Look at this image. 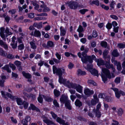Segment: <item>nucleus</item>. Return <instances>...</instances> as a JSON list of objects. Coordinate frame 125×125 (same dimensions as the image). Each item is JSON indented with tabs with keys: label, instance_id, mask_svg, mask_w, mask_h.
Listing matches in <instances>:
<instances>
[{
	"label": "nucleus",
	"instance_id": "1",
	"mask_svg": "<svg viewBox=\"0 0 125 125\" xmlns=\"http://www.w3.org/2000/svg\"><path fill=\"white\" fill-rule=\"evenodd\" d=\"M102 72L103 74H101V77L102 80L104 81H105L107 80V78L110 79L112 78H114L115 77L114 73H111L112 76H111L110 71L108 69L103 68L102 69Z\"/></svg>",
	"mask_w": 125,
	"mask_h": 125
},
{
	"label": "nucleus",
	"instance_id": "2",
	"mask_svg": "<svg viewBox=\"0 0 125 125\" xmlns=\"http://www.w3.org/2000/svg\"><path fill=\"white\" fill-rule=\"evenodd\" d=\"M84 53L83 52V53ZM78 56L80 58L83 63L86 64L88 61L90 63H91L93 62V61L91 58V56H87L86 54L83 53L82 54H82L80 52H78L77 54Z\"/></svg>",
	"mask_w": 125,
	"mask_h": 125
},
{
	"label": "nucleus",
	"instance_id": "3",
	"mask_svg": "<svg viewBox=\"0 0 125 125\" xmlns=\"http://www.w3.org/2000/svg\"><path fill=\"white\" fill-rule=\"evenodd\" d=\"M50 113L54 119H55L56 118V121L58 122L62 125H69V124L68 122L65 123L64 120L61 118L59 117H57V115L53 112H51Z\"/></svg>",
	"mask_w": 125,
	"mask_h": 125
},
{
	"label": "nucleus",
	"instance_id": "4",
	"mask_svg": "<svg viewBox=\"0 0 125 125\" xmlns=\"http://www.w3.org/2000/svg\"><path fill=\"white\" fill-rule=\"evenodd\" d=\"M53 70L54 74L56 73L59 76H62V73H64L65 72V70L62 68H58L55 65L53 66Z\"/></svg>",
	"mask_w": 125,
	"mask_h": 125
},
{
	"label": "nucleus",
	"instance_id": "5",
	"mask_svg": "<svg viewBox=\"0 0 125 125\" xmlns=\"http://www.w3.org/2000/svg\"><path fill=\"white\" fill-rule=\"evenodd\" d=\"M68 5L71 9H76L77 8L80 7V5L77 2L72 1L68 3Z\"/></svg>",
	"mask_w": 125,
	"mask_h": 125
},
{
	"label": "nucleus",
	"instance_id": "6",
	"mask_svg": "<svg viewBox=\"0 0 125 125\" xmlns=\"http://www.w3.org/2000/svg\"><path fill=\"white\" fill-rule=\"evenodd\" d=\"M107 69H111L113 73H114L115 69L114 67V65L113 64H111L110 61H106L104 65Z\"/></svg>",
	"mask_w": 125,
	"mask_h": 125
},
{
	"label": "nucleus",
	"instance_id": "7",
	"mask_svg": "<svg viewBox=\"0 0 125 125\" xmlns=\"http://www.w3.org/2000/svg\"><path fill=\"white\" fill-rule=\"evenodd\" d=\"M111 88L115 92L116 97L118 99L121 96V94L120 91H119L118 89L115 87H112Z\"/></svg>",
	"mask_w": 125,
	"mask_h": 125
},
{
	"label": "nucleus",
	"instance_id": "8",
	"mask_svg": "<svg viewBox=\"0 0 125 125\" xmlns=\"http://www.w3.org/2000/svg\"><path fill=\"white\" fill-rule=\"evenodd\" d=\"M94 99L91 100V102L92 104L93 105H95L98 102L99 100L97 97V95L95 94L93 95Z\"/></svg>",
	"mask_w": 125,
	"mask_h": 125
},
{
	"label": "nucleus",
	"instance_id": "9",
	"mask_svg": "<svg viewBox=\"0 0 125 125\" xmlns=\"http://www.w3.org/2000/svg\"><path fill=\"white\" fill-rule=\"evenodd\" d=\"M31 120V117L28 115L26 116L25 118L23 119L21 121L22 123L27 124L28 122H30Z\"/></svg>",
	"mask_w": 125,
	"mask_h": 125
},
{
	"label": "nucleus",
	"instance_id": "10",
	"mask_svg": "<svg viewBox=\"0 0 125 125\" xmlns=\"http://www.w3.org/2000/svg\"><path fill=\"white\" fill-rule=\"evenodd\" d=\"M84 93L86 95L89 96L94 94V92L93 90H90L88 88H86L84 90Z\"/></svg>",
	"mask_w": 125,
	"mask_h": 125
},
{
	"label": "nucleus",
	"instance_id": "11",
	"mask_svg": "<svg viewBox=\"0 0 125 125\" xmlns=\"http://www.w3.org/2000/svg\"><path fill=\"white\" fill-rule=\"evenodd\" d=\"M67 96L64 95H62L61 97L60 101L62 103H64L68 101Z\"/></svg>",
	"mask_w": 125,
	"mask_h": 125
},
{
	"label": "nucleus",
	"instance_id": "12",
	"mask_svg": "<svg viewBox=\"0 0 125 125\" xmlns=\"http://www.w3.org/2000/svg\"><path fill=\"white\" fill-rule=\"evenodd\" d=\"M54 62L56 64H58L60 63V61L56 59L53 58L52 60H49V63L52 65H53L54 64Z\"/></svg>",
	"mask_w": 125,
	"mask_h": 125
},
{
	"label": "nucleus",
	"instance_id": "13",
	"mask_svg": "<svg viewBox=\"0 0 125 125\" xmlns=\"http://www.w3.org/2000/svg\"><path fill=\"white\" fill-rule=\"evenodd\" d=\"M96 62H97L98 65L99 66L104 65L105 63L104 61L101 58L97 59L96 60Z\"/></svg>",
	"mask_w": 125,
	"mask_h": 125
},
{
	"label": "nucleus",
	"instance_id": "14",
	"mask_svg": "<svg viewBox=\"0 0 125 125\" xmlns=\"http://www.w3.org/2000/svg\"><path fill=\"white\" fill-rule=\"evenodd\" d=\"M31 48L35 50L37 48V46L35 42L33 40L30 42Z\"/></svg>",
	"mask_w": 125,
	"mask_h": 125
},
{
	"label": "nucleus",
	"instance_id": "15",
	"mask_svg": "<svg viewBox=\"0 0 125 125\" xmlns=\"http://www.w3.org/2000/svg\"><path fill=\"white\" fill-rule=\"evenodd\" d=\"M60 35L64 36L65 35L66 32V29L63 28L62 26H61L60 28Z\"/></svg>",
	"mask_w": 125,
	"mask_h": 125
},
{
	"label": "nucleus",
	"instance_id": "16",
	"mask_svg": "<svg viewBox=\"0 0 125 125\" xmlns=\"http://www.w3.org/2000/svg\"><path fill=\"white\" fill-rule=\"evenodd\" d=\"M29 109L30 110L31 109L32 110H35L37 112L40 111L39 109L32 104H30V106L29 107Z\"/></svg>",
	"mask_w": 125,
	"mask_h": 125
},
{
	"label": "nucleus",
	"instance_id": "17",
	"mask_svg": "<svg viewBox=\"0 0 125 125\" xmlns=\"http://www.w3.org/2000/svg\"><path fill=\"white\" fill-rule=\"evenodd\" d=\"M10 66L9 64L5 65L4 66L2 67V68L4 70L7 71V72L9 73L11 72V70L9 68Z\"/></svg>",
	"mask_w": 125,
	"mask_h": 125
},
{
	"label": "nucleus",
	"instance_id": "18",
	"mask_svg": "<svg viewBox=\"0 0 125 125\" xmlns=\"http://www.w3.org/2000/svg\"><path fill=\"white\" fill-rule=\"evenodd\" d=\"M32 34H31L32 35L36 37H39L41 35L40 32L39 31L36 30H35L34 33L32 32Z\"/></svg>",
	"mask_w": 125,
	"mask_h": 125
},
{
	"label": "nucleus",
	"instance_id": "19",
	"mask_svg": "<svg viewBox=\"0 0 125 125\" xmlns=\"http://www.w3.org/2000/svg\"><path fill=\"white\" fill-rule=\"evenodd\" d=\"M78 84L76 83H71L69 84L67 86L69 88H72L74 89H75Z\"/></svg>",
	"mask_w": 125,
	"mask_h": 125
},
{
	"label": "nucleus",
	"instance_id": "20",
	"mask_svg": "<svg viewBox=\"0 0 125 125\" xmlns=\"http://www.w3.org/2000/svg\"><path fill=\"white\" fill-rule=\"evenodd\" d=\"M43 121L45 123L47 124H52L55 125V124L54 122H52V121L48 119V118L47 117L46 118L43 120Z\"/></svg>",
	"mask_w": 125,
	"mask_h": 125
},
{
	"label": "nucleus",
	"instance_id": "21",
	"mask_svg": "<svg viewBox=\"0 0 125 125\" xmlns=\"http://www.w3.org/2000/svg\"><path fill=\"white\" fill-rule=\"evenodd\" d=\"M43 121L45 123L47 124H52L55 125V124L54 122H52V121L48 119V118L47 117L46 118L43 120Z\"/></svg>",
	"mask_w": 125,
	"mask_h": 125
},
{
	"label": "nucleus",
	"instance_id": "22",
	"mask_svg": "<svg viewBox=\"0 0 125 125\" xmlns=\"http://www.w3.org/2000/svg\"><path fill=\"white\" fill-rule=\"evenodd\" d=\"M93 111L95 114L97 118H100L101 116V112L99 111H96V109L94 108L93 110Z\"/></svg>",
	"mask_w": 125,
	"mask_h": 125
},
{
	"label": "nucleus",
	"instance_id": "23",
	"mask_svg": "<svg viewBox=\"0 0 125 125\" xmlns=\"http://www.w3.org/2000/svg\"><path fill=\"white\" fill-rule=\"evenodd\" d=\"M90 73L93 75L94 76H96L98 77L99 75L98 73V71L95 69H91L90 71Z\"/></svg>",
	"mask_w": 125,
	"mask_h": 125
},
{
	"label": "nucleus",
	"instance_id": "24",
	"mask_svg": "<svg viewBox=\"0 0 125 125\" xmlns=\"http://www.w3.org/2000/svg\"><path fill=\"white\" fill-rule=\"evenodd\" d=\"M17 42H15V41H13L10 44V45L12 48L14 49H16L17 47Z\"/></svg>",
	"mask_w": 125,
	"mask_h": 125
},
{
	"label": "nucleus",
	"instance_id": "25",
	"mask_svg": "<svg viewBox=\"0 0 125 125\" xmlns=\"http://www.w3.org/2000/svg\"><path fill=\"white\" fill-rule=\"evenodd\" d=\"M22 73L23 76L26 78L30 79L32 77L31 74L29 73H26L24 71Z\"/></svg>",
	"mask_w": 125,
	"mask_h": 125
},
{
	"label": "nucleus",
	"instance_id": "26",
	"mask_svg": "<svg viewBox=\"0 0 125 125\" xmlns=\"http://www.w3.org/2000/svg\"><path fill=\"white\" fill-rule=\"evenodd\" d=\"M112 55L115 57H117L119 56V53L118 52L117 50H114L112 53Z\"/></svg>",
	"mask_w": 125,
	"mask_h": 125
},
{
	"label": "nucleus",
	"instance_id": "27",
	"mask_svg": "<svg viewBox=\"0 0 125 125\" xmlns=\"http://www.w3.org/2000/svg\"><path fill=\"white\" fill-rule=\"evenodd\" d=\"M83 87L81 86L79 84H78V85L75 89L76 91L79 93H82V92Z\"/></svg>",
	"mask_w": 125,
	"mask_h": 125
},
{
	"label": "nucleus",
	"instance_id": "28",
	"mask_svg": "<svg viewBox=\"0 0 125 125\" xmlns=\"http://www.w3.org/2000/svg\"><path fill=\"white\" fill-rule=\"evenodd\" d=\"M75 105L79 107H80L82 105V103L79 100L76 99L75 102Z\"/></svg>",
	"mask_w": 125,
	"mask_h": 125
},
{
	"label": "nucleus",
	"instance_id": "29",
	"mask_svg": "<svg viewBox=\"0 0 125 125\" xmlns=\"http://www.w3.org/2000/svg\"><path fill=\"white\" fill-rule=\"evenodd\" d=\"M16 102L17 104L19 105H21L23 104V102L21 98H16Z\"/></svg>",
	"mask_w": 125,
	"mask_h": 125
},
{
	"label": "nucleus",
	"instance_id": "30",
	"mask_svg": "<svg viewBox=\"0 0 125 125\" xmlns=\"http://www.w3.org/2000/svg\"><path fill=\"white\" fill-rule=\"evenodd\" d=\"M117 110L118 115L119 116H121L124 113V110L121 108H119L117 109Z\"/></svg>",
	"mask_w": 125,
	"mask_h": 125
},
{
	"label": "nucleus",
	"instance_id": "31",
	"mask_svg": "<svg viewBox=\"0 0 125 125\" xmlns=\"http://www.w3.org/2000/svg\"><path fill=\"white\" fill-rule=\"evenodd\" d=\"M0 36L2 38H4L5 37V36L4 34L5 28L3 27H1L0 28Z\"/></svg>",
	"mask_w": 125,
	"mask_h": 125
},
{
	"label": "nucleus",
	"instance_id": "32",
	"mask_svg": "<svg viewBox=\"0 0 125 125\" xmlns=\"http://www.w3.org/2000/svg\"><path fill=\"white\" fill-rule=\"evenodd\" d=\"M47 48H52L54 47L53 42L52 41H49L47 42Z\"/></svg>",
	"mask_w": 125,
	"mask_h": 125
},
{
	"label": "nucleus",
	"instance_id": "33",
	"mask_svg": "<svg viewBox=\"0 0 125 125\" xmlns=\"http://www.w3.org/2000/svg\"><path fill=\"white\" fill-rule=\"evenodd\" d=\"M5 57L7 58L11 59H13L14 58V56L12 54L10 53L7 54V53H6V56H5Z\"/></svg>",
	"mask_w": 125,
	"mask_h": 125
},
{
	"label": "nucleus",
	"instance_id": "34",
	"mask_svg": "<svg viewBox=\"0 0 125 125\" xmlns=\"http://www.w3.org/2000/svg\"><path fill=\"white\" fill-rule=\"evenodd\" d=\"M33 26L35 27H37L38 29H41L42 27V23H38L36 22L34 23L33 24Z\"/></svg>",
	"mask_w": 125,
	"mask_h": 125
},
{
	"label": "nucleus",
	"instance_id": "35",
	"mask_svg": "<svg viewBox=\"0 0 125 125\" xmlns=\"http://www.w3.org/2000/svg\"><path fill=\"white\" fill-rule=\"evenodd\" d=\"M44 98L45 100L48 102H51L53 101V99L50 97L48 96H46L44 95H43Z\"/></svg>",
	"mask_w": 125,
	"mask_h": 125
},
{
	"label": "nucleus",
	"instance_id": "36",
	"mask_svg": "<svg viewBox=\"0 0 125 125\" xmlns=\"http://www.w3.org/2000/svg\"><path fill=\"white\" fill-rule=\"evenodd\" d=\"M6 53L2 48H0V55L5 57L6 56Z\"/></svg>",
	"mask_w": 125,
	"mask_h": 125
},
{
	"label": "nucleus",
	"instance_id": "37",
	"mask_svg": "<svg viewBox=\"0 0 125 125\" xmlns=\"http://www.w3.org/2000/svg\"><path fill=\"white\" fill-rule=\"evenodd\" d=\"M6 95L8 97L10 98L12 100H14L16 99V96H13L11 94L8 93H6Z\"/></svg>",
	"mask_w": 125,
	"mask_h": 125
},
{
	"label": "nucleus",
	"instance_id": "38",
	"mask_svg": "<svg viewBox=\"0 0 125 125\" xmlns=\"http://www.w3.org/2000/svg\"><path fill=\"white\" fill-rule=\"evenodd\" d=\"M53 92L54 95L56 97H58L60 95V91L57 89H55L54 90Z\"/></svg>",
	"mask_w": 125,
	"mask_h": 125
},
{
	"label": "nucleus",
	"instance_id": "39",
	"mask_svg": "<svg viewBox=\"0 0 125 125\" xmlns=\"http://www.w3.org/2000/svg\"><path fill=\"white\" fill-rule=\"evenodd\" d=\"M65 105L69 110H71V108L70 105V101L68 100L65 103Z\"/></svg>",
	"mask_w": 125,
	"mask_h": 125
},
{
	"label": "nucleus",
	"instance_id": "40",
	"mask_svg": "<svg viewBox=\"0 0 125 125\" xmlns=\"http://www.w3.org/2000/svg\"><path fill=\"white\" fill-rule=\"evenodd\" d=\"M78 72V74H80V75H84L86 74V73L85 71H82L80 69H79Z\"/></svg>",
	"mask_w": 125,
	"mask_h": 125
},
{
	"label": "nucleus",
	"instance_id": "41",
	"mask_svg": "<svg viewBox=\"0 0 125 125\" xmlns=\"http://www.w3.org/2000/svg\"><path fill=\"white\" fill-rule=\"evenodd\" d=\"M101 46L103 47L106 48L107 46V43L105 41H103L101 43Z\"/></svg>",
	"mask_w": 125,
	"mask_h": 125
},
{
	"label": "nucleus",
	"instance_id": "42",
	"mask_svg": "<svg viewBox=\"0 0 125 125\" xmlns=\"http://www.w3.org/2000/svg\"><path fill=\"white\" fill-rule=\"evenodd\" d=\"M5 31L6 33V37L8 36L11 35L12 34V33L9 31V29L7 28H6Z\"/></svg>",
	"mask_w": 125,
	"mask_h": 125
},
{
	"label": "nucleus",
	"instance_id": "43",
	"mask_svg": "<svg viewBox=\"0 0 125 125\" xmlns=\"http://www.w3.org/2000/svg\"><path fill=\"white\" fill-rule=\"evenodd\" d=\"M18 49L19 50H22L24 48V46L23 44H19L18 46Z\"/></svg>",
	"mask_w": 125,
	"mask_h": 125
},
{
	"label": "nucleus",
	"instance_id": "44",
	"mask_svg": "<svg viewBox=\"0 0 125 125\" xmlns=\"http://www.w3.org/2000/svg\"><path fill=\"white\" fill-rule=\"evenodd\" d=\"M117 46L120 48H123L125 47V42L124 43H122L118 44Z\"/></svg>",
	"mask_w": 125,
	"mask_h": 125
},
{
	"label": "nucleus",
	"instance_id": "45",
	"mask_svg": "<svg viewBox=\"0 0 125 125\" xmlns=\"http://www.w3.org/2000/svg\"><path fill=\"white\" fill-rule=\"evenodd\" d=\"M92 4H95L97 6H98L99 4V2L98 0L93 1L92 2Z\"/></svg>",
	"mask_w": 125,
	"mask_h": 125
},
{
	"label": "nucleus",
	"instance_id": "46",
	"mask_svg": "<svg viewBox=\"0 0 125 125\" xmlns=\"http://www.w3.org/2000/svg\"><path fill=\"white\" fill-rule=\"evenodd\" d=\"M23 104L24 105V107L25 109L27 108L29 105V103L25 101H24L23 103Z\"/></svg>",
	"mask_w": 125,
	"mask_h": 125
},
{
	"label": "nucleus",
	"instance_id": "47",
	"mask_svg": "<svg viewBox=\"0 0 125 125\" xmlns=\"http://www.w3.org/2000/svg\"><path fill=\"white\" fill-rule=\"evenodd\" d=\"M59 82L60 83H63L64 82V80L63 79L62 76H59Z\"/></svg>",
	"mask_w": 125,
	"mask_h": 125
},
{
	"label": "nucleus",
	"instance_id": "48",
	"mask_svg": "<svg viewBox=\"0 0 125 125\" xmlns=\"http://www.w3.org/2000/svg\"><path fill=\"white\" fill-rule=\"evenodd\" d=\"M14 63L17 67L21 66V63L20 62L18 61H15Z\"/></svg>",
	"mask_w": 125,
	"mask_h": 125
},
{
	"label": "nucleus",
	"instance_id": "49",
	"mask_svg": "<svg viewBox=\"0 0 125 125\" xmlns=\"http://www.w3.org/2000/svg\"><path fill=\"white\" fill-rule=\"evenodd\" d=\"M112 62L113 63L114 65H117V64H118V63L120 62H117L116 60H115V59L112 58L111 60Z\"/></svg>",
	"mask_w": 125,
	"mask_h": 125
},
{
	"label": "nucleus",
	"instance_id": "50",
	"mask_svg": "<svg viewBox=\"0 0 125 125\" xmlns=\"http://www.w3.org/2000/svg\"><path fill=\"white\" fill-rule=\"evenodd\" d=\"M105 99L106 101L107 102H111L112 101L111 98L109 96H107L106 97L105 96Z\"/></svg>",
	"mask_w": 125,
	"mask_h": 125
},
{
	"label": "nucleus",
	"instance_id": "51",
	"mask_svg": "<svg viewBox=\"0 0 125 125\" xmlns=\"http://www.w3.org/2000/svg\"><path fill=\"white\" fill-rule=\"evenodd\" d=\"M9 65L10 67L12 68L13 71L15 70L16 67L13 64L10 63H9Z\"/></svg>",
	"mask_w": 125,
	"mask_h": 125
},
{
	"label": "nucleus",
	"instance_id": "52",
	"mask_svg": "<svg viewBox=\"0 0 125 125\" xmlns=\"http://www.w3.org/2000/svg\"><path fill=\"white\" fill-rule=\"evenodd\" d=\"M88 83H89L92 84L94 85H96V83L92 80H88Z\"/></svg>",
	"mask_w": 125,
	"mask_h": 125
},
{
	"label": "nucleus",
	"instance_id": "53",
	"mask_svg": "<svg viewBox=\"0 0 125 125\" xmlns=\"http://www.w3.org/2000/svg\"><path fill=\"white\" fill-rule=\"evenodd\" d=\"M98 34L97 32L95 30L93 31L92 33V36L93 37L95 38L97 36Z\"/></svg>",
	"mask_w": 125,
	"mask_h": 125
},
{
	"label": "nucleus",
	"instance_id": "54",
	"mask_svg": "<svg viewBox=\"0 0 125 125\" xmlns=\"http://www.w3.org/2000/svg\"><path fill=\"white\" fill-rule=\"evenodd\" d=\"M106 96L104 94L100 93V94L98 95V97L101 98H105Z\"/></svg>",
	"mask_w": 125,
	"mask_h": 125
},
{
	"label": "nucleus",
	"instance_id": "55",
	"mask_svg": "<svg viewBox=\"0 0 125 125\" xmlns=\"http://www.w3.org/2000/svg\"><path fill=\"white\" fill-rule=\"evenodd\" d=\"M88 10L87 9H83L80 10L79 12L82 14H84L85 12L88 11Z\"/></svg>",
	"mask_w": 125,
	"mask_h": 125
},
{
	"label": "nucleus",
	"instance_id": "56",
	"mask_svg": "<svg viewBox=\"0 0 125 125\" xmlns=\"http://www.w3.org/2000/svg\"><path fill=\"white\" fill-rule=\"evenodd\" d=\"M37 16H47V14L45 13H42L39 14H37Z\"/></svg>",
	"mask_w": 125,
	"mask_h": 125
},
{
	"label": "nucleus",
	"instance_id": "57",
	"mask_svg": "<svg viewBox=\"0 0 125 125\" xmlns=\"http://www.w3.org/2000/svg\"><path fill=\"white\" fill-rule=\"evenodd\" d=\"M83 28L81 25H80L77 29V31L79 33H81L83 31Z\"/></svg>",
	"mask_w": 125,
	"mask_h": 125
},
{
	"label": "nucleus",
	"instance_id": "58",
	"mask_svg": "<svg viewBox=\"0 0 125 125\" xmlns=\"http://www.w3.org/2000/svg\"><path fill=\"white\" fill-rule=\"evenodd\" d=\"M120 78L119 77L116 78L115 80V82L116 83L118 84L120 83Z\"/></svg>",
	"mask_w": 125,
	"mask_h": 125
},
{
	"label": "nucleus",
	"instance_id": "59",
	"mask_svg": "<svg viewBox=\"0 0 125 125\" xmlns=\"http://www.w3.org/2000/svg\"><path fill=\"white\" fill-rule=\"evenodd\" d=\"M117 68L119 71H120L122 69V67L120 62L118 63V64H117Z\"/></svg>",
	"mask_w": 125,
	"mask_h": 125
},
{
	"label": "nucleus",
	"instance_id": "60",
	"mask_svg": "<svg viewBox=\"0 0 125 125\" xmlns=\"http://www.w3.org/2000/svg\"><path fill=\"white\" fill-rule=\"evenodd\" d=\"M16 12V10L15 9H12L11 10H9L8 11V12L9 13H10L11 14H14Z\"/></svg>",
	"mask_w": 125,
	"mask_h": 125
},
{
	"label": "nucleus",
	"instance_id": "61",
	"mask_svg": "<svg viewBox=\"0 0 125 125\" xmlns=\"http://www.w3.org/2000/svg\"><path fill=\"white\" fill-rule=\"evenodd\" d=\"M50 10V9L49 8L47 7V6L46 5L45 8L43 9V12H47L49 11Z\"/></svg>",
	"mask_w": 125,
	"mask_h": 125
},
{
	"label": "nucleus",
	"instance_id": "62",
	"mask_svg": "<svg viewBox=\"0 0 125 125\" xmlns=\"http://www.w3.org/2000/svg\"><path fill=\"white\" fill-rule=\"evenodd\" d=\"M28 17L30 18H32L34 16V14L33 13H31L28 14Z\"/></svg>",
	"mask_w": 125,
	"mask_h": 125
},
{
	"label": "nucleus",
	"instance_id": "63",
	"mask_svg": "<svg viewBox=\"0 0 125 125\" xmlns=\"http://www.w3.org/2000/svg\"><path fill=\"white\" fill-rule=\"evenodd\" d=\"M115 2L114 1H112L110 4V7L112 9L114 8V5L115 4Z\"/></svg>",
	"mask_w": 125,
	"mask_h": 125
},
{
	"label": "nucleus",
	"instance_id": "64",
	"mask_svg": "<svg viewBox=\"0 0 125 125\" xmlns=\"http://www.w3.org/2000/svg\"><path fill=\"white\" fill-rule=\"evenodd\" d=\"M113 123H112V125H118L119 124L118 122L115 120H112Z\"/></svg>",
	"mask_w": 125,
	"mask_h": 125
}]
</instances>
